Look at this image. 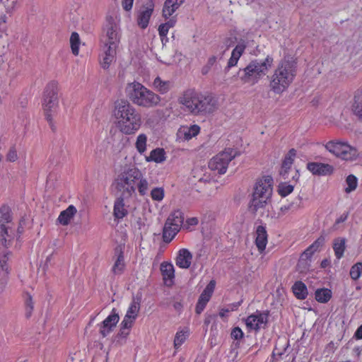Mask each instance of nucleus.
<instances>
[{"mask_svg":"<svg viewBox=\"0 0 362 362\" xmlns=\"http://www.w3.org/2000/svg\"><path fill=\"white\" fill-rule=\"evenodd\" d=\"M296 65V59L293 56L286 55L279 68H294Z\"/></svg>","mask_w":362,"mask_h":362,"instance_id":"nucleus-45","label":"nucleus"},{"mask_svg":"<svg viewBox=\"0 0 362 362\" xmlns=\"http://www.w3.org/2000/svg\"><path fill=\"white\" fill-rule=\"evenodd\" d=\"M104 30L105 36L103 40L104 47L100 63L103 68H108L115 61L116 50L119 43V28L112 17L107 18Z\"/></svg>","mask_w":362,"mask_h":362,"instance_id":"nucleus-3","label":"nucleus"},{"mask_svg":"<svg viewBox=\"0 0 362 362\" xmlns=\"http://www.w3.org/2000/svg\"><path fill=\"white\" fill-rule=\"evenodd\" d=\"M268 317L269 311L261 312L257 310L254 314L247 317L245 324L249 329L257 331L267 325Z\"/></svg>","mask_w":362,"mask_h":362,"instance_id":"nucleus-14","label":"nucleus"},{"mask_svg":"<svg viewBox=\"0 0 362 362\" xmlns=\"http://www.w3.org/2000/svg\"><path fill=\"white\" fill-rule=\"evenodd\" d=\"M154 6L155 4L153 0H146L145 4L138 11L136 22L141 29H145L148 27Z\"/></svg>","mask_w":362,"mask_h":362,"instance_id":"nucleus-13","label":"nucleus"},{"mask_svg":"<svg viewBox=\"0 0 362 362\" xmlns=\"http://www.w3.org/2000/svg\"><path fill=\"white\" fill-rule=\"evenodd\" d=\"M306 168L315 176L331 175L334 171L333 165L319 162H308Z\"/></svg>","mask_w":362,"mask_h":362,"instance_id":"nucleus-16","label":"nucleus"},{"mask_svg":"<svg viewBox=\"0 0 362 362\" xmlns=\"http://www.w3.org/2000/svg\"><path fill=\"white\" fill-rule=\"evenodd\" d=\"M325 243V237L323 235H321L310 245V249H313V251L317 252L324 245Z\"/></svg>","mask_w":362,"mask_h":362,"instance_id":"nucleus-48","label":"nucleus"},{"mask_svg":"<svg viewBox=\"0 0 362 362\" xmlns=\"http://www.w3.org/2000/svg\"><path fill=\"white\" fill-rule=\"evenodd\" d=\"M115 262L112 267V272L115 275H119L123 273L125 268L124 257L123 247L118 245L115 248Z\"/></svg>","mask_w":362,"mask_h":362,"instance_id":"nucleus-19","label":"nucleus"},{"mask_svg":"<svg viewBox=\"0 0 362 362\" xmlns=\"http://www.w3.org/2000/svg\"><path fill=\"white\" fill-rule=\"evenodd\" d=\"M141 299L142 294L141 293H138L136 296H134L126 314H129V315L137 318L140 310Z\"/></svg>","mask_w":362,"mask_h":362,"instance_id":"nucleus-27","label":"nucleus"},{"mask_svg":"<svg viewBox=\"0 0 362 362\" xmlns=\"http://www.w3.org/2000/svg\"><path fill=\"white\" fill-rule=\"evenodd\" d=\"M272 62L273 59L268 56L262 62H258L257 60L252 61L245 68H267V66H272Z\"/></svg>","mask_w":362,"mask_h":362,"instance_id":"nucleus-41","label":"nucleus"},{"mask_svg":"<svg viewBox=\"0 0 362 362\" xmlns=\"http://www.w3.org/2000/svg\"><path fill=\"white\" fill-rule=\"evenodd\" d=\"M180 103L193 115L211 113L217 107V101L211 94H203L194 89L185 91Z\"/></svg>","mask_w":362,"mask_h":362,"instance_id":"nucleus-2","label":"nucleus"},{"mask_svg":"<svg viewBox=\"0 0 362 362\" xmlns=\"http://www.w3.org/2000/svg\"><path fill=\"white\" fill-rule=\"evenodd\" d=\"M296 156V150L294 148H291L288 152L285 155L281 166H283L284 168H290L291 169V167L293 164L294 159Z\"/></svg>","mask_w":362,"mask_h":362,"instance_id":"nucleus-37","label":"nucleus"},{"mask_svg":"<svg viewBox=\"0 0 362 362\" xmlns=\"http://www.w3.org/2000/svg\"><path fill=\"white\" fill-rule=\"evenodd\" d=\"M16 2L11 0H0V54L4 53L5 47L8 46V40L6 34L7 14L9 16L15 10Z\"/></svg>","mask_w":362,"mask_h":362,"instance_id":"nucleus-8","label":"nucleus"},{"mask_svg":"<svg viewBox=\"0 0 362 362\" xmlns=\"http://www.w3.org/2000/svg\"><path fill=\"white\" fill-rule=\"evenodd\" d=\"M349 213L348 211L343 213L338 218L336 219L333 226L334 230L337 229V226L339 223H344L348 218Z\"/></svg>","mask_w":362,"mask_h":362,"instance_id":"nucleus-58","label":"nucleus"},{"mask_svg":"<svg viewBox=\"0 0 362 362\" xmlns=\"http://www.w3.org/2000/svg\"><path fill=\"white\" fill-rule=\"evenodd\" d=\"M362 274V262H357L351 266L349 272L350 277L352 280H358Z\"/></svg>","mask_w":362,"mask_h":362,"instance_id":"nucleus-43","label":"nucleus"},{"mask_svg":"<svg viewBox=\"0 0 362 362\" xmlns=\"http://www.w3.org/2000/svg\"><path fill=\"white\" fill-rule=\"evenodd\" d=\"M301 203V198L298 197L295 199V202H291L286 205H284L281 207V210H296L299 208L300 204Z\"/></svg>","mask_w":362,"mask_h":362,"instance_id":"nucleus-50","label":"nucleus"},{"mask_svg":"<svg viewBox=\"0 0 362 362\" xmlns=\"http://www.w3.org/2000/svg\"><path fill=\"white\" fill-rule=\"evenodd\" d=\"M246 46L244 43H239L235 46L231 53V57L228 62V65L226 68H231L235 66L242 54L243 53Z\"/></svg>","mask_w":362,"mask_h":362,"instance_id":"nucleus-29","label":"nucleus"},{"mask_svg":"<svg viewBox=\"0 0 362 362\" xmlns=\"http://www.w3.org/2000/svg\"><path fill=\"white\" fill-rule=\"evenodd\" d=\"M294 189V184L290 182H282L278 185V193L282 197H286L293 192Z\"/></svg>","mask_w":362,"mask_h":362,"instance_id":"nucleus-36","label":"nucleus"},{"mask_svg":"<svg viewBox=\"0 0 362 362\" xmlns=\"http://www.w3.org/2000/svg\"><path fill=\"white\" fill-rule=\"evenodd\" d=\"M243 336H244V333H243V330L238 327H234L232 329L231 333H230L231 338L235 340H239V339H242L243 337Z\"/></svg>","mask_w":362,"mask_h":362,"instance_id":"nucleus-54","label":"nucleus"},{"mask_svg":"<svg viewBox=\"0 0 362 362\" xmlns=\"http://www.w3.org/2000/svg\"><path fill=\"white\" fill-rule=\"evenodd\" d=\"M18 158L17 150L16 146L13 145L10 147L7 154H6V160L8 162L13 163L16 161Z\"/></svg>","mask_w":362,"mask_h":362,"instance_id":"nucleus-49","label":"nucleus"},{"mask_svg":"<svg viewBox=\"0 0 362 362\" xmlns=\"http://www.w3.org/2000/svg\"><path fill=\"white\" fill-rule=\"evenodd\" d=\"M136 320V317H132L129 315V314H125L120 324L125 328H132Z\"/></svg>","mask_w":362,"mask_h":362,"instance_id":"nucleus-51","label":"nucleus"},{"mask_svg":"<svg viewBox=\"0 0 362 362\" xmlns=\"http://www.w3.org/2000/svg\"><path fill=\"white\" fill-rule=\"evenodd\" d=\"M347 187L345 188L346 193L354 191L358 186V179L354 175H349L346 178Z\"/></svg>","mask_w":362,"mask_h":362,"instance_id":"nucleus-42","label":"nucleus"},{"mask_svg":"<svg viewBox=\"0 0 362 362\" xmlns=\"http://www.w3.org/2000/svg\"><path fill=\"white\" fill-rule=\"evenodd\" d=\"M290 168H284L283 166H281V169L279 170V175L284 180H288L289 178V172Z\"/></svg>","mask_w":362,"mask_h":362,"instance_id":"nucleus-61","label":"nucleus"},{"mask_svg":"<svg viewBox=\"0 0 362 362\" xmlns=\"http://www.w3.org/2000/svg\"><path fill=\"white\" fill-rule=\"evenodd\" d=\"M324 146L329 153L344 160H355L358 156L357 149L346 142L333 140Z\"/></svg>","mask_w":362,"mask_h":362,"instance_id":"nucleus-9","label":"nucleus"},{"mask_svg":"<svg viewBox=\"0 0 362 362\" xmlns=\"http://www.w3.org/2000/svg\"><path fill=\"white\" fill-rule=\"evenodd\" d=\"M25 305H26V316H27V317H29L31 315L33 310V298L30 294H27V298L25 299Z\"/></svg>","mask_w":362,"mask_h":362,"instance_id":"nucleus-53","label":"nucleus"},{"mask_svg":"<svg viewBox=\"0 0 362 362\" xmlns=\"http://www.w3.org/2000/svg\"><path fill=\"white\" fill-rule=\"evenodd\" d=\"M315 252V251H313V249H310V246L307 247V249L302 253L300 258L301 259H306L310 260L312 258V256Z\"/></svg>","mask_w":362,"mask_h":362,"instance_id":"nucleus-59","label":"nucleus"},{"mask_svg":"<svg viewBox=\"0 0 362 362\" xmlns=\"http://www.w3.org/2000/svg\"><path fill=\"white\" fill-rule=\"evenodd\" d=\"M296 69H275L270 81L271 90L280 94L287 89L296 75Z\"/></svg>","mask_w":362,"mask_h":362,"instance_id":"nucleus-10","label":"nucleus"},{"mask_svg":"<svg viewBox=\"0 0 362 362\" xmlns=\"http://www.w3.org/2000/svg\"><path fill=\"white\" fill-rule=\"evenodd\" d=\"M153 86L161 94H164L169 90V81H162L160 78L158 76L153 81Z\"/></svg>","mask_w":362,"mask_h":362,"instance_id":"nucleus-39","label":"nucleus"},{"mask_svg":"<svg viewBox=\"0 0 362 362\" xmlns=\"http://www.w3.org/2000/svg\"><path fill=\"white\" fill-rule=\"evenodd\" d=\"M351 111L357 119L362 122V91H356L354 102L351 105Z\"/></svg>","mask_w":362,"mask_h":362,"instance_id":"nucleus-24","label":"nucleus"},{"mask_svg":"<svg viewBox=\"0 0 362 362\" xmlns=\"http://www.w3.org/2000/svg\"><path fill=\"white\" fill-rule=\"evenodd\" d=\"M331 298L332 291L329 288H317L315 292V298L319 303H326Z\"/></svg>","mask_w":362,"mask_h":362,"instance_id":"nucleus-35","label":"nucleus"},{"mask_svg":"<svg viewBox=\"0 0 362 362\" xmlns=\"http://www.w3.org/2000/svg\"><path fill=\"white\" fill-rule=\"evenodd\" d=\"M241 303H242V300L230 303V304L228 305L227 309H230V312L237 310L238 309V308L240 306Z\"/></svg>","mask_w":362,"mask_h":362,"instance_id":"nucleus-63","label":"nucleus"},{"mask_svg":"<svg viewBox=\"0 0 362 362\" xmlns=\"http://www.w3.org/2000/svg\"><path fill=\"white\" fill-rule=\"evenodd\" d=\"M70 43L72 53L74 55H78L80 44L79 35L76 32H73L70 37Z\"/></svg>","mask_w":362,"mask_h":362,"instance_id":"nucleus-44","label":"nucleus"},{"mask_svg":"<svg viewBox=\"0 0 362 362\" xmlns=\"http://www.w3.org/2000/svg\"><path fill=\"white\" fill-rule=\"evenodd\" d=\"M354 337L357 339H362V324L356 330Z\"/></svg>","mask_w":362,"mask_h":362,"instance_id":"nucleus-64","label":"nucleus"},{"mask_svg":"<svg viewBox=\"0 0 362 362\" xmlns=\"http://www.w3.org/2000/svg\"><path fill=\"white\" fill-rule=\"evenodd\" d=\"M138 190L141 195L146 194L148 189V182L146 179H141V177L138 180Z\"/></svg>","mask_w":362,"mask_h":362,"instance_id":"nucleus-52","label":"nucleus"},{"mask_svg":"<svg viewBox=\"0 0 362 362\" xmlns=\"http://www.w3.org/2000/svg\"><path fill=\"white\" fill-rule=\"evenodd\" d=\"M165 191L163 187H154L151 192V197L153 200L160 202L163 199Z\"/></svg>","mask_w":362,"mask_h":362,"instance_id":"nucleus-47","label":"nucleus"},{"mask_svg":"<svg viewBox=\"0 0 362 362\" xmlns=\"http://www.w3.org/2000/svg\"><path fill=\"white\" fill-rule=\"evenodd\" d=\"M166 159L165 151L162 148H156L152 150L150 153L149 156L146 157L148 162H155L156 163H160L165 161Z\"/></svg>","mask_w":362,"mask_h":362,"instance_id":"nucleus-34","label":"nucleus"},{"mask_svg":"<svg viewBox=\"0 0 362 362\" xmlns=\"http://www.w3.org/2000/svg\"><path fill=\"white\" fill-rule=\"evenodd\" d=\"M147 136L144 134H139L136 138L135 144L136 148L141 154L144 153L146 150Z\"/></svg>","mask_w":362,"mask_h":362,"instance_id":"nucleus-40","label":"nucleus"},{"mask_svg":"<svg viewBox=\"0 0 362 362\" xmlns=\"http://www.w3.org/2000/svg\"><path fill=\"white\" fill-rule=\"evenodd\" d=\"M169 28L164 25V23L161 24L158 27V33L159 35L162 38V40H163V37H166L168 33Z\"/></svg>","mask_w":362,"mask_h":362,"instance_id":"nucleus-60","label":"nucleus"},{"mask_svg":"<svg viewBox=\"0 0 362 362\" xmlns=\"http://www.w3.org/2000/svg\"><path fill=\"white\" fill-rule=\"evenodd\" d=\"M76 212V208L74 205H69L65 210L61 211L57 221L62 226H67Z\"/></svg>","mask_w":362,"mask_h":362,"instance_id":"nucleus-25","label":"nucleus"},{"mask_svg":"<svg viewBox=\"0 0 362 362\" xmlns=\"http://www.w3.org/2000/svg\"><path fill=\"white\" fill-rule=\"evenodd\" d=\"M160 272L163 276L164 284L168 286H171L175 279V269L170 262H163L160 264Z\"/></svg>","mask_w":362,"mask_h":362,"instance_id":"nucleus-21","label":"nucleus"},{"mask_svg":"<svg viewBox=\"0 0 362 362\" xmlns=\"http://www.w3.org/2000/svg\"><path fill=\"white\" fill-rule=\"evenodd\" d=\"M238 155L239 154L237 150L230 148H226L210 160L209 168L220 175H223L227 171L229 163Z\"/></svg>","mask_w":362,"mask_h":362,"instance_id":"nucleus-11","label":"nucleus"},{"mask_svg":"<svg viewBox=\"0 0 362 362\" xmlns=\"http://www.w3.org/2000/svg\"><path fill=\"white\" fill-rule=\"evenodd\" d=\"M188 334L187 332L182 331L177 332L174 339V347L175 349H178L182 344L185 341Z\"/></svg>","mask_w":362,"mask_h":362,"instance_id":"nucleus-46","label":"nucleus"},{"mask_svg":"<svg viewBox=\"0 0 362 362\" xmlns=\"http://www.w3.org/2000/svg\"><path fill=\"white\" fill-rule=\"evenodd\" d=\"M292 291L296 298L299 300L305 299L308 294L306 285L301 281H297L293 284Z\"/></svg>","mask_w":362,"mask_h":362,"instance_id":"nucleus-30","label":"nucleus"},{"mask_svg":"<svg viewBox=\"0 0 362 362\" xmlns=\"http://www.w3.org/2000/svg\"><path fill=\"white\" fill-rule=\"evenodd\" d=\"M215 281L211 280L206 286V288L204 289L202 293H205L206 295H208V296L211 297L214 288H215Z\"/></svg>","mask_w":362,"mask_h":362,"instance_id":"nucleus-55","label":"nucleus"},{"mask_svg":"<svg viewBox=\"0 0 362 362\" xmlns=\"http://www.w3.org/2000/svg\"><path fill=\"white\" fill-rule=\"evenodd\" d=\"M142 177L141 171L136 167L124 170L116 180V187L123 194L131 196L136 190L135 183Z\"/></svg>","mask_w":362,"mask_h":362,"instance_id":"nucleus-7","label":"nucleus"},{"mask_svg":"<svg viewBox=\"0 0 362 362\" xmlns=\"http://www.w3.org/2000/svg\"><path fill=\"white\" fill-rule=\"evenodd\" d=\"M200 132V127L197 124H192L189 127H183L179 133L183 135L185 140L189 141L197 136Z\"/></svg>","mask_w":362,"mask_h":362,"instance_id":"nucleus-33","label":"nucleus"},{"mask_svg":"<svg viewBox=\"0 0 362 362\" xmlns=\"http://www.w3.org/2000/svg\"><path fill=\"white\" fill-rule=\"evenodd\" d=\"M131 328H125L122 325H119V331L117 333V338L126 339L129 334Z\"/></svg>","mask_w":362,"mask_h":362,"instance_id":"nucleus-57","label":"nucleus"},{"mask_svg":"<svg viewBox=\"0 0 362 362\" xmlns=\"http://www.w3.org/2000/svg\"><path fill=\"white\" fill-rule=\"evenodd\" d=\"M192 259V253L187 249L182 248L178 251L175 263L181 269H188L191 265Z\"/></svg>","mask_w":362,"mask_h":362,"instance_id":"nucleus-22","label":"nucleus"},{"mask_svg":"<svg viewBox=\"0 0 362 362\" xmlns=\"http://www.w3.org/2000/svg\"><path fill=\"white\" fill-rule=\"evenodd\" d=\"M58 105V84L56 81H53L46 86L42 98V105L45 118L53 131L54 130L53 114L56 112Z\"/></svg>","mask_w":362,"mask_h":362,"instance_id":"nucleus-6","label":"nucleus"},{"mask_svg":"<svg viewBox=\"0 0 362 362\" xmlns=\"http://www.w3.org/2000/svg\"><path fill=\"white\" fill-rule=\"evenodd\" d=\"M113 113L117 120V126L123 134H132L139 129L141 125V115L127 100L115 101Z\"/></svg>","mask_w":362,"mask_h":362,"instance_id":"nucleus-1","label":"nucleus"},{"mask_svg":"<svg viewBox=\"0 0 362 362\" xmlns=\"http://www.w3.org/2000/svg\"><path fill=\"white\" fill-rule=\"evenodd\" d=\"M119 320V314L115 308H113L110 315L98 325L100 327V334L103 337L109 335L116 327Z\"/></svg>","mask_w":362,"mask_h":362,"instance_id":"nucleus-15","label":"nucleus"},{"mask_svg":"<svg viewBox=\"0 0 362 362\" xmlns=\"http://www.w3.org/2000/svg\"><path fill=\"white\" fill-rule=\"evenodd\" d=\"M180 230V228L173 225H167V222H165L163 229V242L166 243H170Z\"/></svg>","mask_w":362,"mask_h":362,"instance_id":"nucleus-31","label":"nucleus"},{"mask_svg":"<svg viewBox=\"0 0 362 362\" xmlns=\"http://www.w3.org/2000/svg\"><path fill=\"white\" fill-rule=\"evenodd\" d=\"M128 214L127 209L125 208L124 198L119 197L116 199L114 203L113 215L116 219H122Z\"/></svg>","mask_w":362,"mask_h":362,"instance_id":"nucleus-26","label":"nucleus"},{"mask_svg":"<svg viewBox=\"0 0 362 362\" xmlns=\"http://www.w3.org/2000/svg\"><path fill=\"white\" fill-rule=\"evenodd\" d=\"M221 59H222L221 57L218 58L216 56H212L211 57H210L209 59L208 62H207V66L209 67L217 66H221L222 64L220 63Z\"/></svg>","mask_w":362,"mask_h":362,"instance_id":"nucleus-56","label":"nucleus"},{"mask_svg":"<svg viewBox=\"0 0 362 362\" xmlns=\"http://www.w3.org/2000/svg\"><path fill=\"white\" fill-rule=\"evenodd\" d=\"M126 94L134 104L144 107H153L160 101L158 95L139 82L128 83L126 87Z\"/></svg>","mask_w":362,"mask_h":362,"instance_id":"nucleus-5","label":"nucleus"},{"mask_svg":"<svg viewBox=\"0 0 362 362\" xmlns=\"http://www.w3.org/2000/svg\"><path fill=\"white\" fill-rule=\"evenodd\" d=\"M264 69H239L238 76L244 83L255 84L258 81Z\"/></svg>","mask_w":362,"mask_h":362,"instance_id":"nucleus-18","label":"nucleus"},{"mask_svg":"<svg viewBox=\"0 0 362 362\" xmlns=\"http://www.w3.org/2000/svg\"><path fill=\"white\" fill-rule=\"evenodd\" d=\"M11 224V216L9 209L5 206L1 207L0 209V242L6 248L10 245L13 235Z\"/></svg>","mask_w":362,"mask_h":362,"instance_id":"nucleus-12","label":"nucleus"},{"mask_svg":"<svg viewBox=\"0 0 362 362\" xmlns=\"http://www.w3.org/2000/svg\"><path fill=\"white\" fill-rule=\"evenodd\" d=\"M273 179L272 176H264L258 180L254 187L252 198L249 202V210L254 214L260 209H264L272 198Z\"/></svg>","mask_w":362,"mask_h":362,"instance_id":"nucleus-4","label":"nucleus"},{"mask_svg":"<svg viewBox=\"0 0 362 362\" xmlns=\"http://www.w3.org/2000/svg\"><path fill=\"white\" fill-rule=\"evenodd\" d=\"M255 235V245L258 251L262 253L264 251L268 242V235L266 226L263 225L258 226L256 228Z\"/></svg>","mask_w":362,"mask_h":362,"instance_id":"nucleus-20","label":"nucleus"},{"mask_svg":"<svg viewBox=\"0 0 362 362\" xmlns=\"http://www.w3.org/2000/svg\"><path fill=\"white\" fill-rule=\"evenodd\" d=\"M184 1L185 0H165L162 11L163 17L168 19Z\"/></svg>","mask_w":362,"mask_h":362,"instance_id":"nucleus-23","label":"nucleus"},{"mask_svg":"<svg viewBox=\"0 0 362 362\" xmlns=\"http://www.w3.org/2000/svg\"><path fill=\"white\" fill-rule=\"evenodd\" d=\"M333 250L337 259L344 256L346 250V239L344 238H337L333 240Z\"/></svg>","mask_w":362,"mask_h":362,"instance_id":"nucleus-32","label":"nucleus"},{"mask_svg":"<svg viewBox=\"0 0 362 362\" xmlns=\"http://www.w3.org/2000/svg\"><path fill=\"white\" fill-rule=\"evenodd\" d=\"M134 0H122V4L123 8L128 11L132 9Z\"/></svg>","mask_w":362,"mask_h":362,"instance_id":"nucleus-62","label":"nucleus"},{"mask_svg":"<svg viewBox=\"0 0 362 362\" xmlns=\"http://www.w3.org/2000/svg\"><path fill=\"white\" fill-rule=\"evenodd\" d=\"M10 255V252H6L0 257V294L3 293L8 283V266L7 261Z\"/></svg>","mask_w":362,"mask_h":362,"instance_id":"nucleus-17","label":"nucleus"},{"mask_svg":"<svg viewBox=\"0 0 362 362\" xmlns=\"http://www.w3.org/2000/svg\"><path fill=\"white\" fill-rule=\"evenodd\" d=\"M184 219V213L181 210L177 209L169 215L165 222H167V225H173L180 229Z\"/></svg>","mask_w":362,"mask_h":362,"instance_id":"nucleus-28","label":"nucleus"},{"mask_svg":"<svg viewBox=\"0 0 362 362\" xmlns=\"http://www.w3.org/2000/svg\"><path fill=\"white\" fill-rule=\"evenodd\" d=\"M210 298L211 297L208 296V295L201 293L195 307V312L197 314L199 315L204 311Z\"/></svg>","mask_w":362,"mask_h":362,"instance_id":"nucleus-38","label":"nucleus"}]
</instances>
